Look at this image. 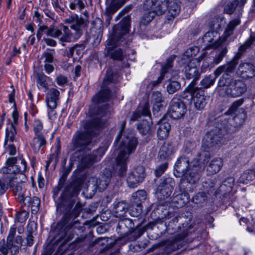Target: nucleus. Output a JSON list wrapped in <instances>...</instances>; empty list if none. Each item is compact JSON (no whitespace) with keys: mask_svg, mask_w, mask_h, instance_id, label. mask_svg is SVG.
<instances>
[{"mask_svg":"<svg viewBox=\"0 0 255 255\" xmlns=\"http://www.w3.org/2000/svg\"><path fill=\"white\" fill-rule=\"evenodd\" d=\"M195 108L198 111L203 110L209 100V97L205 95L203 90L194 87L190 93Z\"/></svg>","mask_w":255,"mask_h":255,"instance_id":"obj_14","label":"nucleus"},{"mask_svg":"<svg viewBox=\"0 0 255 255\" xmlns=\"http://www.w3.org/2000/svg\"><path fill=\"white\" fill-rule=\"evenodd\" d=\"M218 85L220 87L226 86L225 93L232 98H237L242 96L247 90V85L243 80L234 78L230 79V77L226 75L223 77H220Z\"/></svg>","mask_w":255,"mask_h":255,"instance_id":"obj_9","label":"nucleus"},{"mask_svg":"<svg viewBox=\"0 0 255 255\" xmlns=\"http://www.w3.org/2000/svg\"><path fill=\"white\" fill-rule=\"evenodd\" d=\"M186 112V106L183 102L181 99L173 98L168 109L170 117L173 119H179L182 118Z\"/></svg>","mask_w":255,"mask_h":255,"instance_id":"obj_16","label":"nucleus"},{"mask_svg":"<svg viewBox=\"0 0 255 255\" xmlns=\"http://www.w3.org/2000/svg\"><path fill=\"white\" fill-rule=\"evenodd\" d=\"M167 162H164L157 166L154 169V174L157 177H160L167 169Z\"/></svg>","mask_w":255,"mask_h":255,"instance_id":"obj_57","label":"nucleus"},{"mask_svg":"<svg viewBox=\"0 0 255 255\" xmlns=\"http://www.w3.org/2000/svg\"><path fill=\"white\" fill-rule=\"evenodd\" d=\"M174 151L172 144L170 142H164L160 147L158 156L161 159H165L170 156Z\"/></svg>","mask_w":255,"mask_h":255,"instance_id":"obj_35","label":"nucleus"},{"mask_svg":"<svg viewBox=\"0 0 255 255\" xmlns=\"http://www.w3.org/2000/svg\"><path fill=\"white\" fill-rule=\"evenodd\" d=\"M208 26L210 28V30H216L218 31L220 28V24L219 23V20L216 18H213L210 20L208 22Z\"/></svg>","mask_w":255,"mask_h":255,"instance_id":"obj_59","label":"nucleus"},{"mask_svg":"<svg viewBox=\"0 0 255 255\" xmlns=\"http://www.w3.org/2000/svg\"><path fill=\"white\" fill-rule=\"evenodd\" d=\"M111 180V174L108 175H101L98 178L92 177L90 181V183L95 186V189H98L99 192H102L106 189Z\"/></svg>","mask_w":255,"mask_h":255,"instance_id":"obj_25","label":"nucleus"},{"mask_svg":"<svg viewBox=\"0 0 255 255\" xmlns=\"http://www.w3.org/2000/svg\"><path fill=\"white\" fill-rule=\"evenodd\" d=\"M199 56H201L200 62L203 61L201 69L203 72H204L213 64V60L212 57L206 55L205 54H203Z\"/></svg>","mask_w":255,"mask_h":255,"instance_id":"obj_49","label":"nucleus"},{"mask_svg":"<svg viewBox=\"0 0 255 255\" xmlns=\"http://www.w3.org/2000/svg\"><path fill=\"white\" fill-rule=\"evenodd\" d=\"M217 77L215 75V77L210 75L208 76H206L204 78H203L200 81V85L201 86V88H208L211 86L213 85L215 82V80Z\"/></svg>","mask_w":255,"mask_h":255,"instance_id":"obj_52","label":"nucleus"},{"mask_svg":"<svg viewBox=\"0 0 255 255\" xmlns=\"http://www.w3.org/2000/svg\"><path fill=\"white\" fill-rule=\"evenodd\" d=\"M85 7V4L82 0H73L69 3V7L72 10L78 9L81 11Z\"/></svg>","mask_w":255,"mask_h":255,"instance_id":"obj_54","label":"nucleus"},{"mask_svg":"<svg viewBox=\"0 0 255 255\" xmlns=\"http://www.w3.org/2000/svg\"><path fill=\"white\" fill-rule=\"evenodd\" d=\"M216 121L215 127L207 133L203 140V144L208 148L219 146L223 136L228 133L224 127L228 123L225 116H220Z\"/></svg>","mask_w":255,"mask_h":255,"instance_id":"obj_7","label":"nucleus"},{"mask_svg":"<svg viewBox=\"0 0 255 255\" xmlns=\"http://www.w3.org/2000/svg\"><path fill=\"white\" fill-rule=\"evenodd\" d=\"M49 78L44 74H37L36 76V82L40 90L45 91L48 89L47 80Z\"/></svg>","mask_w":255,"mask_h":255,"instance_id":"obj_38","label":"nucleus"},{"mask_svg":"<svg viewBox=\"0 0 255 255\" xmlns=\"http://www.w3.org/2000/svg\"><path fill=\"white\" fill-rule=\"evenodd\" d=\"M126 122L124 121L117 134L115 143L119 147V154L116 158L117 173L119 176L124 177L127 170V163L129 155L133 153L138 144L137 138L134 136H123Z\"/></svg>","mask_w":255,"mask_h":255,"instance_id":"obj_4","label":"nucleus"},{"mask_svg":"<svg viewBox=\"0 0 255 255\" xmlns=\"http://www.w3.org/2000/svg\"><path fill=\"white\" fill-rule=\"evenodd\" d=\"M234 182L235 180L233 177H231L227 178L224 180L222 185H221V189L223 188L225 186H227L228 188V191H231L234 185Z\"/></svg>","mask_w":255,"mask_h":255,"instance_id":"obj_63","label":"nucleus"},{"mask_svg":"<svg viewBox=\"0 0 255 255\" xmlns=\"http://www.w3.org/2000/svg\"><path fill=\"white\" fill-rule=\"evenodd\" d=\"M166 89L169 94H173L177 91L180 89L181 87L180 83L172 79H169L165 84Z\"/></svg>","mask_w":255,"mask_h":255,"instance_id":"obj_39","label":"nucleus"},{"mask_svg":"<svg viewBox=\"0 0 255 255\" xmlns=\"http://www.w3.org/2000/svg\"><path fill=\"white\" fill-rule=\"evenodd\" d=\"M174 185L172 178L166 177L162 179L156 192L158 198L161 200L168 198L171 194Z\"/></svg>","mask_w":255,"mask_h":255,"instance_id":"obj_18","label":"nucleus"},{"mask_svg":"<svg viewBox=\"0 0 255 255\" xmlns=\"http://www.w3.org/2000/svg\"><path fill=\"white\" fill-rule=\"evenodd\" d=\"M247 0H234L229 3H228L227 5L225 6L224 8V12L231 14L234 11L236 7L240 5L241 6H242L246 3Z\"/></svg>","mask_w":255,"mask_h":255,"instance_id":"obj_40","label":"nucleus"},{"mask_svg":"<svg viewBox=\"0 0 255 255\" xmlns=\"http://www.w3.org/2000/svg\"><path fill=\"white\" fill-rule=\"evenodd\" d=\"M207 200L205 193L203 192L198 193L192 198V201L197 205H202Z\"/></svg>","mask_w":255,"mask_h":255,"instance_id":"obj_55","label":"nucleus"},{"mask_svg":"<svg viewBox=\"0 0 255 255\" xmlns=\"http://www.w3.org/2000/svg\"><path fill=\"white\" fill-rule=\"evenodd\" d=\"M84 15V17L74 14L65 19L66 23L71 24L70 28L74 32H71L67 26H64V35L60 38L61 41H75L82 36L83 29L87 27L89 23L88 12L85 11Z\"/></svg>","mask_w":255,"mask_h":255,"instance_id":"obj_6","label":"nucleus"},{"mask_svg":"<svg viewBox=\"0 0 255 255\" xmlns=\"http://www.w3.org/2000/svg\"><path fill=\"white\" fill-rule=\"evenodd\" d=\"M145 177L144 168L142 166H138L129 173L127 182L130 188H135L142 182Z\"/></svg>","mask_w":255,"mask_h":255,"instance_id":"obj_19","label":"nucleus"},{"mask_svg":"<svg viewBox=\"0 0 255 255\" xmlns=\"http://www.w3.org/2000/svg\"><path fill=\"white\" fill-rule=\"evenodd\" d=\"M225 38V32L223 37H220L218 31L216 30H209L202 37V42L204 43L205 48L217 47Z\"/></svg>","mask_w":255,"mask_h":255,"instance_id":"obj_17","label":"nucleus"},{"mask_svg":"<svg viewBox=\"0 0 255 255\" xmlns=\"http://www.w3.org/2000/svg\"><path fill=\"white\" fill-rule=\"evenodd\" d=\"M155 14L151 10L146 11L142 16L139 24L140 26H145L149 23L155 17Z\"/></svg>","mask_w":255,"mask_h":255,"instance_id":"obj_46","label":"nucleus"},{"mask_svg":"<svg viewBox=\"0 0 255 255\" xmlns=\"http://www.w3.org/2000/svg\"><path fill=\"white\" fill-rule=\"evenodd\" d=\"M59 91L55 88H50L46 94V102L49 109L54 110L59 99Z\"/></svg>","mask_w":255,"mask_h":255,"instance_id":"obj_26","label":"nucleus"},{"mask_svg":"<svg viewBox=\"0 0 255 255\" xmlns=\"http://www.w3.org/2000/svg\"><path fill=\"white\" fill-rule=\"evenodd\" d=\"M254 42H255V33H252L250 37L239 47L238 52L234 57L239 61L246 50L250 47Z\"/></svg>","mask_w":255,"mask_h":255,"instance_id":"obj_30","label":"nucleus"},{"mask_svg":"<svg viewBox=\"0 0 255 255\" xmlns=\"http://www.w3.org/2000/svg\"><path fill=\"white\" fill-rule=\"evenodd\" d=\"M171 129L170 124L165 120H160L158 123L157 134L159 139H164L167 137Z\"/></svg>","mask_w":255,"mask_h":255,"instance_id":"obj_29","label":"nucleus"},{"mask_svg":"<svg viewBox=\"0 0 255 255\" xmlns=\"http://www.w3.org/2000/svg\"><path fill=\"white\" fill-rule=\"evenodd\" d=\"M63 25L62 26V30L55 28H49L47 32V36L52 37L54 38H57L59 39V41L63 46H65V42H70L71 41H61L60 38L64 35L63 31Z\"/></svg>","mask_w":255,"mask_h":255,"instance_id":"obj_43","label":"nucleus"},{"mask_svg":"<svg viewBox=\"0 0 255 255\" xmlns=\"http://www.w3.org/2000/svg\"><path fill=\"white\" fill-rule=\"evenodd\" d=\"M53 55L49 52H44L40 58V60H43L44 64L52 63L53 61Z\"/></svg>","mask_w":255,"mask_h":255,"instance_id":"obj_64","label":"nucleus"},{"mask_svg":"<svg viewBox=\"0 0 255 255\" xmlns=\"http://www.w3.org/2000/svg\"><path fill=\"white\" fill-rule=\"evenodd\" d=\"M146 198V193L144 190H138L133 193L132 195L131 202L142 205Z\"/></svg>","mask_w":255,"mask_h":255,"instance_id":"obj_42","label":"nucleus"},{"mask_svg":"<svg viewBox=\"0 0 255 255\" xmlns=\"http://www.w3.org/2000/svg\"><path fill=\"white\" fill-rule=\"evenodd\" d=\"M127 211L128 205L124 201L118 202L115 205L113 208V212L117 217L123 216Z\"/></svg>","mask_w":255,"mask_h":255,"instance_id":"obj_37","label":"nucleus"},{"mask_svg":"<svg viewBox=\"0 0 255 255\" xmlns=\"http://www.w3.org/2000/svg\"><path fill=\"white\" fill-rule=\"evenodd\" d=\"M142 116H150V112L147 104H145L144 107L138 108L136 110L133 112L130 120L134 122L141 118Z\"/></svg>","mask_w":255,"mask_h":255,"instance_id":"obj_33","label":"nucleus"},{"mask_svg":"<svg viewBox=\"0 0 255 255\" xmlns=\"http://www.w3.org/2000/svg\"><path fill=\"white\" fill-rule=\"evenodd\" d=\"M16 227L13 225L10 227L8 236L6 239V242L3 239L0 241V252L4 255H7V248H12L14 246H17L13 244V243L19 244L22 245L23 241L22 238L20 236H17L15 238Z\"/></svg>","mask_w":255,"mask_h":255,"instance_id":"obj_13","label":"nucleus"},{"mask_svg":"<svg viewBox=\"0 0 255 255\" xmlns=\"http://www.w3.org/2000/svg\"><path fill=\"white\" fill-rule=\"evenodd\" d=\"M73 160L77 161L83 168L88 167L98 160V155L87 154L85 150H77L71 157Z\"/></svg>","mask_w":255,"mask_h":255,"instance_id":"obj_15","label":"nucleus"},{"mask_svg":"<svg viewBox=\"0 0 255 255\" xmlns=\"http://www.w3.org/2000/svg\"><path fill=\"white\" fill-rule=\"evenodd\" d=\"M187 235L186 232H184L183 236L178 235L173 239H170L167 243L165 251L166 253H162L160 255H169L168 254L176 251L185 245L186 242L184 241V238Z\"/></svg>","mask_w":255,"mask_h":255,"instance_id":"obj_21","label":"nucleus"},{"mask_svg":"<svg viewBox=\"0 0 255 255\" xmlns=\"http://www.w3.org/2000/svg\"><path fill=\"white\" fill-rule=\"evenodd\" d=\"M200 167L199 171V178H200L201 173L203 171L204 167L199 163V161L197 159H194L191 162H189L188 157L185 156H181L176 162L174 165V170L177 173L182 174L184 178L181 181L187 180L186 176L187 175L190 171L196 172V169Z\"/></svg>","mask_w":255,"mask_h":255,"instance_id":"obj_12","label":"nucleus"},{"mask_svg":"<svg viewBox=\"0 0 255 255\" xmlns=\"http://www.w3.org/2000/svg\"><path fill=\"white\" fill-rule=\"evenodd\" d=\"M179 221L178 220V218H174L171 221H170L167 226H166V231L168 234L170 235L174 234L176 233L182 232L181 234H178L176 235L174 238L172 239H173L178 235H181L182 237L183 234H184V232H186L187 235L184 238V241L186 242L185 240V238L188 235V232L187 230V228L185 229V228H183V226H181L179 225H177V223Z\"/></svg>","mask_w":255,"mask_h":255,"instance_id":"obj_27","label":"nucleus"},{"mask_svg":"<svg viewBox=\"0 0 255 255\" xmlns=\"http://www.w3.org/2000/svg\"><path fill=\"white\" fill-rule=\"evenodd\" d=\"M159 0H143V7L147 10H151Z\"/></svg>","mask_w":255,"mask_h":255,"instance_id":"obj_62","label":"nucleus"},{"mask_svg":"<svg viewBox=\"0 0 255 255\" xmlns=\"http://www.w3.org/2000/svg\"><path fill=\"white\" fill-rule=\"evenodd\" d=\"M134 227L132 220L128 218L120 219L117 226V232L121 237L128 236Z\"/></svg>","mask_w":255,"mask_h":255,"instance_id":"obj_23","label":"nucleus"},{"mask_svg":"<svg viewBox=\"0 0 255 255\" xmlns=\"http://www.w3.org/2000/svg\"><path fill=\"white\" fill-rule=\"evenodd\" d=\"M151 121L147 120H143L141 122L137 124L136 128L139 132L142 135H145L150 130Z\"/></svg>","mask_w":255,"mask_h":255,"instance_id":"obj_41","label":"nucleus"},{"mask_svg":"<svg viewBox=\"0 0 255 255\" xmlns=\"http://www.w3.org/2000/svg\"><path fill=\"white\" fill-rule=\"evenodd\" d=\"M36 224L34 222H32L28 224L27 227V236L26 238V246H31L33 244V236H32L33 229L32 227L33 226H35Z\"/></svg>","mask_w":255,"mask_h":255,"instance_id":"obj_53","label":"nucleus"},{"mask_svg":"<svg viewBox=\"0 0 255 255\" xmlns=\"http://www.w3.org/2000/svg\"><path fill=\"white\" fill-rule=\"evenodd\" d=\"M29 205H21L27 208L30 207L32 213L34 214L38 212L39 209L40 205V200L39 198L36 196L33 197L32 199L30 197V201Z\"/></svg>","mask_w":255,"mask_h":255,"instance_id":"obj_47","label":"nucleus"},{"mask_svg":"<svg viewBox=\"0 0 255 255\" xmlns=\"http://www.w3.org/2000/svg\"><path fill=\"white\" fill-rule=\"evenodd\" d=\"M129 20L128 18H126L124 20L117 25L113 28L112 34L107 40L106 48L107 54L112 59L115 60L123 61L125 55L121 48L115 49L119 45H122L124 36L128 33Z\"/></svg>","mask_w":255,"mask_h":255,"instance_id":"obj_5","label":"nucleus"},{"mask_svg":"<svg viewBox=\"0 0 255 255\" xmlns=\"http://www.w3.org/2000/svg\"><path fill=\"white\" fill-rule=\"evenodd\" d=\"M237 74L243 79L252 78L255 76V66L251 62H241L238 68Z\"/></svg>","mask_w":255,"mask_h":255,"instance_id":"obj_24","label":"nucleus"},{"mask_svg":"<svg viewBox=\"0 0 255 255\" xmlns=\"http://www.w3.org/2000/svg\"><path fill=\"white\" fill-rule=\"evenodd\" d=\"M196 172L190 171L186 176V181H181L179 185L180 193L175 196L172 199V202L176 203L179 207H182L187 204L190 200L188 193V190L185 186L187 183L194 184L199 180V171L200 167L196 169Z\"/></svg>","mask_w":255,"mask_h":255,"instance_id":"obj_10","label":"nucleus"},{"mask_svg":"<svg viewBox=\"0 0 255 255\" xmlns=\"http://www.w3.org/2000/svg\"><path fill=\"white\" fill-rule=\"evenodd\" d=\"M175 218H178V220L181 222H182L184 219H186L184 223H181L183 228H185L188 225L189 223L191 222L192 216L190 212L186 211L175 217Z\"/></svg>","mask_w":255,"mask_h":255,"instance_id":"obj_50","label":"nucleus"},{"mask_svg":"<svg viewBox=\"0 0 255 255\" xmlns=\"http://www.w3.org/2000/svg\"><path fill=\"white\" fill-rule=\"evenodd\" d=\"M167 9V1L158 0L151 11L156 15H161Z\"/></svg>","mask_w":255,"mask_h":255,"instance_id":"obj_45","label":"nucleus"},{"mask_svg":"<svg viewBox=\"0 0 255 255\" xmlns=\"http://www.w3.org/2000/svg\"><path fill=\"white\" fill-rule=\"evenodd\" d=\"M114 75L111 68L107 70L106 76L104 80V84L106 85L109 83L115 82Z\"/></svg>","mask_w":255,"mask_h":255,"instance_id":"obj_61","label":"nucleus"},{"mask_svg":"<svg viewBox=\"0 0 255 255\" xmlns=\"http://www.w3.org/2000/svg\"><path fill=\"white\" fill-rule=\"evenodd\" d=\"M28 212L26 210H23L16 214L15 220L18 222L23 223L27 220L28 217Z\"/></svg>","mask_w":255,"mask_h":255,"instance_id":"obj_58","label":"nucleus"},{"mask_svg":"<svg viewBox=\"0 0 255 255\" xmlns=\"http://www.w3.org/2000/svg\"><path fill=\"white\" fill-rule=\"evenodd\" d=\"M9 127H7L5 131V138L4 141V144H6L7 141L9 140L10 142H13L14 140L15 136L16 134V131L15 126L13 125H9Z\"/></svg>","mask_w":255,"mask_h":255,"instance_id":"obj_44","label":"nucleus"},{"mask_svg":"<svg viewBox=\"0 0 255 255\" xmlns=\"http://www.w3.org/2000/svg\"><path fill=\"white\" fill-rule=\"evenodd\" d=\"M129 210L131 216L138 217L142 212V206L140 204L131 202Z\"/></svg>","mask_w":255,"mask_h":255,"instance_id":"obj_51","label":"nucleus"},{"mask_svg":"<svg viewBox=\"0 0 255 255\" xmlns=\"http://www.w3.org/2000/svg\"><path fill=\"white\" fill-rule=\"evenodd\" d=\"M111 91L109 88L104 87L100 92L93 98V101L96 103H100L107 101L110 97Z\"/></svg>","mask_w":255,"mask_h":255,"instance_id":"obj_32","label":"nucleus"},{"mask_svg":"<svg viewBox=\"0 0 255 255\" xmlns=\"http://www.w3.org/2000/svg\"><path fill=\"white\" fill-rule=\"evenodd\" d=\"M80 188L75 184H71L65 189L64 191L59 198V200L56 202L57 211L64 214L65 230L72 228L74 225L79 223L78 220H75L81 211V207L77 204L73 209L75 201L74 197L80 191Z\"/></svg>","mask_w":255,"mask_h":255,"instance_id":"obj_3","label":"nucleus"},{"mask_svg":"<svg viewBox=\"0 0 255 255\" xmlns=\"http://www.w3.org/2000/svg\"><path fill=\"white\" fill-rule=\"evenodd\" d=\"M167 17L171 20L176 16L180 11V2L178 0L167 1Z\"/></svg>","mask_w":255,"mask_h":255,"instance_id":"obj_28","label":"nucleus"},{"mask_svg":"<svg viewBox=\"0 0 255 255\" xmlns=\"http://www.w3.org/2000/svg\"><path fill=\"white\" fill-rule=\"evenodd\" d=\"M240 23L239 19H235L231 21L227 26L225 30V38L223 39L221 43L217 45V47H214L216 55L213 56V64H218L223 59L228 52L227 45L229 42L227 41V38L232 34L236 26Z\"/></svg>","mask_w":255,"mask_h":255,"instance_id":"obj_11","label":"nucleus"},{"mask_svg":"<svg viewBox=\"0 0 255 255\" xmlns=\"http://www.w3.org/2000/svg\"><path fill=\"white\" fill-rule=\"evenodd\" d=\"M223 165V161L221 158L213 159L207 166V170L209 174H214L218 172Z\"/></svg>","mask_w":255,"mask_h":255,"instance_id":"obj_34","label":"nucleus"},{"mask_svg":"<svg viewBox=\"0 0 255 255\" xmlns=\"http://www.w3.org/2000/svg\"><path fill=\"white\" fill-rule=\"evenodd\" d=\"M43 129V125L40 121L35 120L33 123V130L35 134H43L41 131Z\"/></svg>","mask_w":255,"mask_h":255,"instance_id":"obj_60","label":"nucleus"},{"mask_svg":"<svg viewBox=\"0 0 255 255\" xmlns=\"http://www.w3.org/2000/svg\"><path fill=\"white\" fill-rule=\"evenodd\" d=\"M255 179V171L254 169H247L245 171L239 178L241 183L248 184Z\"/></svg>","mask_w":255,"mask_h":255,"instance_id":"obj_36","label":"nucleus"},{"mask_svg":"<svg viewBox=\"0 0 255 255\" xmlns=\"http://www.w3.org/2000/svg\"><path fill=\"white\" fill-rule=\"evenodd\" d=\"M114 3L117 4H113L107 7L106 10L105 15H110L112 16V15L122 6L120 3H119V0H114Z\"/></svg>","mask_w":255,"mask_h":255,"instance_id":"obj_56","label":"nucleus"},{"mask_svg":"<svg viewBox=\"0 0 255 255\" xmlns=\"http://www.w3.org/2000/svg\"><path fill=\"white\" fill-rule=\"evenodd\" d=\"M26 161L21 158L10 157L7 159L6 166L1 169L3 175L0 178V195H3L8 188L11 189L21 205H29L30 193L22 184L27 180L24 173L26 170Z\"/></svg>","mask_w":255,"mask_h":255,"instance_id":"obj_1","label":"nucleus"},{"mask_svg":"<svg viewBox=\"0 0 255 255\" xmlns=\"http://www.w3.org/2000/svg\"><path fill=\"white\" fill-rule=\"evenodd\" d=\"M201 56L194 58L190 61L185 67V74L186 79H192V82L199 79L200 73L196 67L200 63Z\"/></svg>","mask_w":255,"mask_h":255,"instance_id":"obj_20","label":"nucleus"},{"mask_svg":"<svg viewBox=\"0 0 255 255\" xmlns=\"http://www.w3.org/2000/svg\"><path fill=\"white\" fill-rule=\"evenodd\" d=\"M238 63L239 61L233 57L230 61L227 62L225 64L218 67L214 71L215 75L216 76V77H218L222 73H224L221 77H223L226 75L230 77V79L233 78L230 74L234 72Z\"/></svg>","mask_w":255,"mask_h":255,"instance_id":"obj_22","label":"nucleus"},{"mask_svg":"<svg viewBox=\"0 0 255 255\" xmlns=\"http://www.w3.org/2000/svg\"><path fill=\"white\" fill-rule=\"evenodd\" d=\"M244 102L243 99L236 100L233 103L228 110L226 112L224 115L227 119L228 123L224 125L225 130L229 133H231L236 131L237 128L243 125L247 118L246 113L244 111L236 115L233 118L230 119L227 117L228 116H232L233 114L238 110V108L241 106Z\"/></svg>","mask_w":255,"mask_h":255,"instance_id":"obj_8","label":"nucleus"},{"mask_svg":"<svg viewBox=\"0 0 255 255\" xmlns=\"http://www.w3.org/2000/svg\"><path fill=\"white\" fill-rule=\"evenodd\" d=\"M46 140L43 134H35L30 143V146L34 153H38L40 148L46 144Z\"/></svg>","mask_w":255,"mask_h":255,"instance_id":"obj_31","label":"nucleus"},{"mask_svg":"<svg viewBox=\"0 0 255 255\" xmlns=\"http://www.w3.org/2000/svg\"><path fill=\"white\" fill-rule=\"evenodd\" d=\"M111 112L112 108L107 104L99 106L96 110V117L84 124V130L77 131L73 135L71 149L85 150L91 144L93 137L105 126L106 119L103 118L110 114Z\"/></svg>","mask_w":255,"mask_h":255,"instance_id":"obj_2","label":"nucleus"},{"mask_svg":"<svg viewBox=\"0 0 255 255\" xmlns=\"http://www.w3.org/2000/svg\"><path fill=\"white\" fill-rule=\"evenodd\" d=\"M144 227L141 226H137L133 228L131 233L129 234V240L130 241H133L139 238L145 232Z\"/></svg>","mask_w":255,"mask_h":255,"instance_id":"obj_48","label":"nucleus"}]
</instances>
